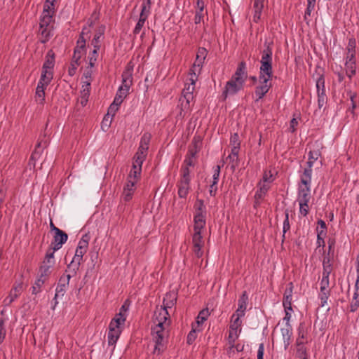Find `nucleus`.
Returning a JSON list of instances; mask_svg holds the SVG:
<instances>
[{"label": "nucleus", "instance_id": "obj_22", "mask_svg": "<svg viewBox=\"0 0 359 359\" xmlns=\"http://www.w3.org/2000/svg\"><path fill=\"white\" fill-rule=\"evenodd\" d=\"M189 81L190 83L186 84L185 87L182 90V94L187 95V94H192L194 95V91L195 90V85L196 82L198 80V75L196 74L195 73H190L189 72Z\"/></svg>", "mask_w": 359, "mask_h": 359}, {"label": "nucleus", "instance_id": "obj_53", "mask_svg": "<svg viewBox=\"0 0 359 359\" xmlns=\"http://www.w3.org/2000/svg\"><path fill=\"white\" fill-rule=\"evenodd\" d=\"M146 20H147V19H145V18H139V20L133 29V34L137 35L140 32L141 29H142V27L144 25Z\"/></svg>", "mask_w": 359, "mask_h": 359}, {"label": "nucleus", "instance_id": "obj_39", "mask_svg": "<svg viewBox=\"0 0 359 359\" xmlns=\"http://www.w3.org/2000/svg\"><path fill=\"white\" fill-rule=\"evenodd\" d=\"M296 357L299 359H309L307 348L304 345L296 346Z\"/></svg>", "mask_w": 359, "mask_h": 359}, {"label": "nucleus", "instance_id": "obj_3", "mask_svg": "<svg viewBox=\"0 0 359 359\" xmlns=\"http://www.w3.org/2000/svg\"><path fill=\"white\" fill-rule=\"evenodd\" d=\"M161 324H156L151 328V334L155 346L154 353L160 355L165 349L167 343L168 329L169 327H163Z\"/></svg>", "mask_w": 359, "mask_h": 359}, {"label": "nucleus", "instance_id": "obj_59", "mask_svg": "<svg viewBox=\"0 0 359 359\" xmlns=\"http://www.w3.org/2000/svg\"><path fill=\"white\" fill-rule=\"evenodd\" d=\"M134 192L135 191H132V189H126L123 188L122 197H123V199L124 200V201H126V202L130 201L133 198Z\"/></svg>", "mask_w": 359, "mask_h": 359}, {"label": "nucleus", "instance_id": "obj_19", "mask_svg": "<svg viewBox=\"0 0 359 359\" xmlns=\"http://www.w3.org/2000/svg\"><path fill=\"white\" fill-rule=\"evenodd\" d=\"M38 36L41 43H47L53 36V27H39Z\"/></svg>", "mask_w": 359, "mask_h": 359}, {"label": "nucleus", "instance_id": "obj_44", "mask_svg": "<svg viewBox=\"0 0 359 359\" xmlns=\"http://www.w3.org/2000/svg\"><path fill=\"white\" fill-rule=\"evenodd\" d=\"M46 278L41 277L39 275V278L35 281L34 285L32 287V294H37L40 292L41 286L43 285Z\"/></svg>", "mask_w": 359, "mask_h": 359}, {"label": "nucleus", "instance_id": "obj_50", "mask_svg": "<svg viewBox=\"0 0 359 359\" xmlns=\"http://www.w3.org/2000/svg\"><path fill=\"white\" fill-rule=\"evenodd\" d=\"M356 41L354 37L348 39V46L346 47V53H355Z\"/></svg>", "mask_w": 359, "mask_h": 359}, {"label": "nucleus", "instance_id": "obj_21", "mask_svg": "<svg viewBox=\"0 0 359 359\" xmlns=\"http://www.w3.org/2000/svg\"><path fill=\"white\" fill-rule=\"evenodd\" d=\"M248 302V295L247 294V292L244 291L238 299V306L236 311V313L238 314V316H244L247 308Z\"/></svg>", "mask_w": 359, "mask_h": 359}, {"label": "nucleus", "instance_id": "obj_5", "mask_svg": "<svg viewBox=\"0 0 359 359\" xmlns=\"http://www.w3.org/2000/svg\"><path fill=\"white\" fill-rule=\"evenodd\" d=\"M55 264L54 252L48 251L42 265L39 269V275L47 278L51 273V269Z\"/></svg>", "mask_w": 359, "mask_h": 359}, {"label": "nucleus", "instance_id": "obj_26", "mask_svg": "<svg viewBox=\"0 0 359 359\" xmlns=\"http://www.w3.org/2000/svg\"><path fill=\"white\" fill-rule=\"evenodd\" d=\"M48 85L38 82L35 93V100L39 104H43L45 100V90Z\"/></svg>", "mask_w": 359, "mask_h": 359}, {"label": "nucleus", "instance_id": "obj_38", "mask_svg": "<svg viewBox=\"0 0 359 359\" xmlns=\"http://www.w3.org/2000/svg\"><path fill=\"white\" fill-rule=\"evenodd\" d=\"M53 15H42L40 19L39 27H53L52 25Z\"/></svg>", "mask_w": 359, "mask_h": 359}, {"label": "nucleus", "instance_id": "obj_13", "mask_svg": "<svg viewBox=\"0 0 359 359\" xmlns=\"http://www.w3.org/2000/svg\"><path fill=\"white\" fill-rule=\"evenodd\" d=\"M22 291V283H15L7 297L4 300V304L6 306H9L16 299Z\"/></svg>", "mask_w": 359, "mask_h": 359}, {"label": "nucleus", "instance_id": "obj_40", "mask_svg": "<svg viewBox=\"0 0 359 359\" xmlns=\"http://www.w3.org/2000/svg\"><path fill=\"white\" fill-rule=\"evenodd\" d=\"M320 156V152L318 150L311 151L309 153V158L306 162V165L309 167H313V163L318 159Z\"/></svg>", "mask_w": 359, "mask_h": 359}, {"label": "nucleus", "instance_id": "obj_60", "mask_svg": "<svg viewBox=\"0 0 359 359\" xmlns=\"http://www.w3.org/2000/svg\"><path fill=\"white\" fill-rule=\"evenodd\" d=\"M309 202H299V212L303 216H306L309 213Z\"/></svg>", "mask_w": 359, "mask_h": 359}, {"label": "nucleus", "instance_id": "obj_52", "mask_svg": "<svg viewBox=\"0 0 359 359\" xmlns=\"http://www.w3.org/2000/svg\"><path fill=\"white\" fill-rule=\"evenodd\" d=\"M100 49L94 48L93 52L89 55V67H94L95 62L97 61V58L98 56V50Z\"/></svg>", "mask_w": 359, "mask_h": 359}, {"label": "nucleus", "instance_id": "obj_16", "mask_svg": "<svg viewBox=\"0 0 359 359\" xmlns=\"http://www.w3.org/2000/svg\"><path fill=\"white\" fill-rule=\"evenodd\" d=\"M90 239V236L88 233H86L82 236L79 241L78 246L76 249V255L83 257L88 250Z\"/></svg>", "mask_w": 359, "mask_h": 359}, {"label": "nucleus", "instance_id": "obj_63", "mask_svg": "<svg viewBox=\"0 0 359 359\" xmlns=\"http://www.w3.org/2000/svg\"><path fill=\"white\" fill-rule=\"evenodd\" d=\"M126 96L127 95L126 94H123V93L118 90L114 97V102L118 104V105H121V104L123 102V100L126 97Z\"/></svg>", "mask_w": 359, "mask_h": 359}, {"label": "nucleus", "instance_id": "obj_9", "mask_svg": "<svg viewBox=\"0 0 359 359\" xmlns=\"http://www.w3.org/2000/svg\"><path fill=\"white\" fill-rule=\"evenodd\" d=\"M272 78L263 77L262 79L259 76V81L260 85L257 86L255 88V95L257 97L256 101H258L264 97V96L269 92L272 85L270 83V81Z\"/></svg>", "mask_w": 359, "mask_h": 359}, {"label": "nucleus", "instance_id": "obj_11", "mask_svg": "<svg viewBox=\"0 0 359 359\" xmlns=\"http://www.w3.org/2000/svg\"><path fill=\"white\" fill-rule=\"evenodd\" d=\"M156 324L161 323L163 327H169L170 325V314L165 308H156L154 313Z\"/></svg>", "mask_w": 359, "mask_h": 359}, {"label": "nucleus", "instance_id": "obj_31", "mask_svg": "<svg viewBox=\"0 0 359 359\" xmlns=\"http://www.w3.org/2000/svg\"><path fill=\"white\" fill-rule=\"evenodd\" d=\"M238 153L239 151L231 149V153L227 157V159L229 160V164L233 171H234L239 165Z\"/></svg>", "mask_w": 359, "mask_h": 359}, {"label": "nucleus", "instance_id": "obj_30", "mask_svg": "<svg viewBox=\"0 0 359 359\" xmlns=\"http://www.w3.org/2000/svg\"><path fill=\"white\" fill-rule=\"evenodd\" d=\"M121 329H109L107 334V340L109 346L116 344L121 334Z\"/></svg>", "mask_w": 359, "mask_h": 359}, {"label": "nucleus", "instance_id": "obj_36", "mask_svg": "<svg viewBox=\"0 0 359 359\" xmlns=\"http://www.w3.org/2000/svg\"><path fill=\"white\" fill-rule=\"evenodd\" d=\"M55 65V53L53 50H49L46 56V60L43 65L44 68L53 69Z\"/></svg>", "mask_w": 359, "mask_h": 359}, {"label": "nucleus", "instance_id": "obj_1", "mask_svg": "<svg viewBox=\"0 0 359 359\" xmlns=\"http://www.w3.org/2000/svg\"><path fill=\"white\" fill-rule=\"evenodd\" d=\"M247 77L248 72L246 63L245 61H241L238 65L235 73L226 83L224 90L222 93V100H225L229 96L234 95L243 90Z\"/></svg>", "mask_w": 359, "mask_h": 359}, {"label": "nucleus", "instance_id": "obj_46", "mask_svg": "<svg viewBox=\"0 0 359 359\" xmlns=\"http://www.w3.org/2000/svg\"><path fill=\"white\" fill-rule=\"evenodd\" d=\"M209 315L208 309H203L201 311L196 318V323L198 326L202 325L208 318Z\"/></svg>", "mask_w": 359, "mask_h": 359}, {"label": "nucleus", "instance_id": "obj_27", "mask_svg": "<svg viewBox=\"0 0 359 359\" xmlns=\"http://www.w3.org/2000/svg\"><path fill=\"white\" fill-rule=\"evenodd\" d=\"M194 100V95L187 94L184 95L182 94L180 98V104L181 107V111H187L190 109V103Z\"/></svg>", "mask_w": 359, "mask_h": 359}, {"label": "nucleus", "instance_id": "obj_10", "mask_svg": "<svg viewBox=\"0 0 359 359\" xmlns=\"http://www.w3.org/2000/svg\"><path fill=\"white\" fill-rule=\"evenodd\" d=\"M68 239L67 234L62 231L61 229H57V232L55 233L53 236V240L51 243V252H55L60 250L62 245L67 242Z\"/></svg>", "mask_w": 359, "mask_h": 359}, {"label": "nucleus", "instance_id": "obj_12", "mask_svg": "<svg viewBox=\"0 0 359 359\" xmlns=\"http://www.w3.org/2000/svg\"><path fill=\"white\" fill-rule=\"evenodd\" d=\"M356 271L357 280L355 285V292L350 304V311L351 312L355 311L359 307V259H357Z\"/></svg>", "mask_w": 359, "mask_h": 359}, {"label": "nucleus", "instance_id": "obj_57", "mask_svg": "<svg viewBox=\"0 0 359 359\" xmlns=\"http://www.w3.org/2000/svg\"><path fill=\"white\" fill-rule=\"evenodd\" d=\"M214 173L212 175V182L213 185H217L219 177L220 175L221 165H217L213 168Z\"/></svg>", "mask_w": 359, "mask_h": 359}, {"label": "nucleus", "instance_id": "obj_7", "mask_svg": "<svg viewBox=\"0 0 359 359\" xmlns=\"http://www.w3.org/2000/svg\"><path fill=\"white\" fill-rule=\"evenodd\" d=\"M316 88L318 95V106L320 109L326 104L327 97L325 93V79L323 75H320L316 81Z\"/></svg>", "mask_w": 359, "mask_h": 359}, {"label": "nucleus", "instance_id": "obj_14", "mask_svg": "<svg viewBox=\"0 0 359 359\" xmlns=\"http://www.w3.org/2000/svg\"><path fill=\"white\" fill-rule=\"evenodd\" d=\"M194 245V252L197 257H201L203 255L202 248L203 246V237L201 232H194L192 238Z\"/></svg>", "mask_w": 359, "mask_h": 359}, {"label": "nucleus", "instance_id": "obj_43", "mask_svg": "<svg viewBox=\"0 0 359 359\" xmlns=\"http://www.w3.org/2000/svg\"><path fill=\"white\" fill-rule=\"evenodd\" d=\"M230 145L232 147L231 149L240 151L241 141L238 133H234L231 136Z\"/></svg>", "mask_w": 359, "mask_h": 359}, {"label": "nucleus", "instance_id": "obj_33", "mask_svg": "<svg viewBox=\"0 0 359 359\" xmlns=\"http://www.w3.org/2000/svg\"><path fill=\"white\" fill-rule=\"evenodd\" d=\"M243 316H238L237 313H233L231 316V323L229 326V330L235 331L236 332H241V326L242 324L240 318Z\"/></svg>", "mask_w": 359, "mask_h": 359}, {"label": "nucleus", "instance_id": "obj_35", "mask_svg": "<svg viewBox=\"0 0 359 359\" xmlns=\"http://www.w3.org/2000/svg\"><path fill=\"white\" fill-rule=\"evenodd\" d=\"M80 56L79 55H73L72 61L70 63V66L68 69V74L70 76H73L75 75L76 72V69L78 66L79 65V60H80Z\"/></svg>", "mask_w": 359, "mask_h": 359}, {"label": "nucleus", "instance_id": "obj_24", "mask_svg": "<svg viewBox=\"0 0 359 359\" xmlns=\"http://www.w3.org/2000/svg\"><path fill=\"white\" fill-rule=\"evenodd\" d=\"M53 78V72L52 69L44 68L42 67V72L39 82L43 84L49 85Z\"/></svg>", "mask_w": 359, "mask_h": 359}, {"label": "nucleus", "instance_id": "obj_58", "mask_svg": "<svg viewBox=\"0 0 359 359\" xmlns=\"http://www.w3.org/2000/svg\"><path fill=\"white\" fill-rule=\"evenodd\" d=\"M266 194V192L263 191L259 189L257 190L255 194V205H259L260 201L263 199Z\"/></svg>", "mask_w": 359, "mask_h": 359}, {"label": "nucleus", "instance_id": "obj_18", "mask_svg": "<svg viewBox=\"0 0 359 359\" xmlns=\"http://www.w3.org/2000/svg\"><path fill=\"white\" fill-rule=\"evenodd\" d=\"M311 193V184L302 185L301 184L298 189V202H309Z\"/></svg>", "mask_w": 359, "mask_h": 359}, {"label": "nucleus", "instance_id": "obj_56", "mask_svg": "<svg viewBox=\"0 0 359 359\" xmlns=\"http://www.w3.org/2000/svg\"><path fill=\"white\" fill-rule=\"evenodd\" d=\"M5 322L6 320L4 318L0 319V344L4 341L6 334V330L5 327Z\"/></svg>", "mask_w": 359, "mask_h": 359}, {"label": "nucleus", "instance_id": "obj_8", "mask_svg": "<svg viewBox=\"0 0 359 359\" xmlns=\"http://www.w3.org/2000/svg\"><path fill=\"white\" fill-rule=\"evenodd\" d=\"M133 83V68L127 67L122 74V85L118 90L128 95L130 86Z\"/></svg>", "mask_w": 359, "mask_h": 359}, {"label": "nucleus", "instance_id": "obj_25", "mask_svg": "<svg viewBox=\"0 0 359 359\" xmlns=\"http://www.w3.org/2000/svg\"><path fill=\"white\" fill-rule=\"evenodd\" d=\"M177 187L179 197L186 198L190 190V182L180 180Z\"/></svg>", "mask_w": 359, "mask_h": 359}, {"label": "nucleus", "instance_id": "obj_2", "mask_svg": "<svg viewBox=\"0 0 359 359\" xmlns=\"http://www.w3.org/2000/svg\"><path fill=\"white\" fill-rule=\"evenodd\" d=\"M273 50L269 43H264V48L262 51V58L260 60L259 74L262 79L263 77H273L272 67Z\"/></svg>", "mask_w": 359, "mask_h": 359}, {"label": "nucleus", "instance_id": "obj_62", "mask_svg": "<svg viewBox=\"0 0 359 359\" xmlns=\"http://www.w3.org/2000/svg\"><path fill=\"white\" fill-rule=\"evenodd\" d=\"M86 46L83 45V41L77 42L76 46L74 48V55H79L80 58L81 57V52L84 50Z\"/></svg>", "mask_w": 359, "mask_h": 359}, {"label": "nucleus", "instance_id": "obj_47", "mask_svg": "<svg viewBox=\"0 0 359 359\" xmlns=\"http://www.w3.org/2000/svg\"><path fill=\"white\" fill-rule=\"evenodd\" d=\"M290 229V222H289V214L287 210L285 211V218L283 222V236H282V242L284 241L285 238V233L287 231H289Z\"/></svg>", "mask_w": 359, "mask_h": 359}, {"label": "nucleus", "instance_id": "obj_20", "mask_svg": "<svg viewBox=\"0 0 359 359\" xmlns=\"http://www.w3.org/2000/svg\"><path fill=\"white\" fill-rule=\"evenodd\" d=\"M177 299V296L175 292H170L166 293L163 300V305L161 307L165 308L166 310L171 309L176 304Z\"/></svg>", "mask_w": 359, "mask_h": 359}, {"label": "nucleus", "instance_id": "obj_15", "mask_svg": "<svg viewBox=\"0 0 359 359\" xmlns=\"http://www.w3.org/2000/svg\"><path fill=\"white\" fill-rule=\"evenodd\" d=\"M282 339L284 344V349L287 350L291 343L292 335V328L290 323H285V325L280 329Z\"/></svg>", "mask_w": 359, "mask_h": 359}, {"label": "nucleus", "instance_id": "obj_29", "mask_svg": "<svg viewBox=\"0 0 359 359\" xmlns=\"http://www.w3.org/2000/svg\"><path fill=\"white\" fill-rule=\"evenodd\" d=\"M202 144V140L199 136H195L193 138L191 145L189 149L188 153L192 156H195L196 154L199 151Z\"/></svg>", "mask_w": 359, "mask_h": 359}, {"label": "nucleus", "instance_id": "obj_32", "mask_svg": "<svg viewBox=\"0 0 359 359\" xmlns=\"http://www.w3.org/2000/svg\"><path fill=\"white\" fill-rule=\"evenodd\" d=\"M312 167H306L304 169L301 175V184L302 185H309L311 184Z\"/></svg>", "mask_w": 359, "mask_h": 359}, {"label": "nucleus", "instance_id": "obj_4", "mask_svg": "<svg viewBox=\"0 0 359 359\" xmlns=\"http://www.w3.org/2000/svg\"><path fill=\"white\" fill-rule=\"evenodd\" d=\"M72 273H64L62 274L58 281L56 290H55V294L54 297V306H53V309H54L56 305L57 304V299L60 297H62L69 286V280L72 276H73Z\"/></svg>", "mask_w": 359, "mask_h": 359}, {"label": "nucleus", "instance_id": "obj_34", "mask_svg": "<svg viewBox=\"0 0 359 359\" xmlns=\"http://www.w3.org/2000/svg\"><path fill=\"white\" fill-rule=\"evenodd\" d=\"M306 331L301 324L298 328V337L296 339V346L304 345L306 342Z\"/></svg>", "mask_w": 359, "mask_h": 359}, {"label": "nucleus", "instance_id": "obj_55", "mask_svg": "<svg viewBox=\"0 0 359 359\" xmlns=\"http://www.w3.org/2000/svg\"><path fill=\"white\" fill-rule=\"evenodd\" d=\"M151 138V135L149 133H145L141 137L140 145L149 148V144Z\"/></svg>", "mask_w": 359, "mask_h": 359}, {"label": "nucleus", "instance_id": "obj_6", "mask_svg": "<svg viewBox=\"0 0 359 359\" xmlns=\"http://www.w3.org/2000/svg\"><path fill=\"white\" fill-rule=\"evenodd\" d=\"M207 54L206 48L201 47L198 49L196 60L189 70L190 73H195L197 75L201 74Z\"/></svg>", "mask_w": 359, "mask_h": 359}, {"label": "nucleus", "instance_id": "obj_64", "mask_svg": "<svg viewBox=\"0 0 359 359\" xmlns=\"http://www.w3.org/2000/svg\"><path fill=\"white\" fill-rule=\"evenodd\" d=\"M122 322H120L118 318H114L109 323V329H121L120 326L123 325Z\"/></svg>", "mask_w": 359, "mask_h": 359}, {"label": "nucleus", "instance_id": "obj_54", "mask_svg": "<svg viewBox=\"0 0 359 359\" xmlns=\"http://www.w3.org/2000/svg\"><path fill=\"white\" fill-rule=\"evenodd\" d=\"M317 231H318L317 244L319 247L320 246L324 247L325 246L324 237L326 236L327 232L325 231L324 230L318 231V229H317Z\"/></svg>", "mask_w": 359, "mask_h": 359}, {"label": "nucleus", "instance_id": "obj_45", "mask_svg": "<svg viewBox=\"0 0 359 359\" xmlns=\"http://www.w3.org/2000/svg\"><path fill=\"white\" fill-rule=\"evenodd\" d=\"M90 83L89 81L83 83L82 86V90L81 91L82 99H85V102L88 101L90 95Z\"/></svg>", "mask_w": 359, "mask_h": 359}, {"label": "nucleus", "instance_id": "obj_17", "mask_svg": "<svg viewBox=\"0 0 359 359\" xmlns=\"http://www.w3.org/2000/svg\"><path fill=\"white\" fill-rule=\"evenodd\" d=\"M48 144V139L46 137V135H44L43 137L40 136L38 142L36 145V148L31 156V159L34 160L38 158L41 153L42 152L43 149L46 148Z\"/></svg>", "mask_w": 359, "mask_h": 359}, {"label": "nucleus", "instance_id": "obj_42", "mask_svg": "<svg viewBox=\"0 0 359 359\" xmlns=\"http://www.w3.org/2000/svg\"><path fill=\"white\" fill-rule=\"evenodd\" d=\"M346 74L351 79L355 74V62H345Z\"/></svg>", "mask_w": 359, "mask_h": 359}, {"label": "nucleus", "instance_id": "obj_48", "mask_svg": "<svg viewBox=\"0 0 359 359\" xmlns=\"http://www.w3.org/2000/svg\"><path fill=\"white\" fill-rule=\"evenodd\" d=\"M53 6L54 2L48 1V0H46L43 5V11L42 15H46L47 14L48 15H53L51 13H53Z\"/></svg>", "mask_w": 359, "mask_h": 359}, {"label": "nucleus", "instance_id": "obj_23", "mask_svg": "<svg viewBox=\"0 0 359 359\" xmlns=\"http://www.w3.org/2000/svg\"><path fill=\"white\" fill-rule=\"evenodd\" d=\"M83 260V256H80L79 255H74L72 262L67 266L68 270L72 275H76L77 271L79 269L80 264Z\"/></svg>", "mask_w": 359, "mask_h": 359}, {"label": "nucleus", "instance_id": "obj_41", "mask_svg": "<svg viewBox=\"0 0 359 359\" xmlns=\"http://www.w3.org/2000/svg\"><path fill=\"white\" fill-rule=\"evenodd\" d=\"M141 172L142 170L137 168L135 166H132L127 179L137 182L140 178Z\"/></svg>", "mask_w": 359, "mask_h": 359}, {"label": "nucleus", "instance_id": "obj_49", "mask_svg": "<svg viewBox=\"0 0 359 359\" xmlns=\"http://www.w3.org/2000/svg\"><path fill=\"white\" fill-rule=\"evenodd\" d=\"M181 172H182V175H181L182 177H181L180 180L191 182V177L190 175L191 170H190L189 168H187V167L182 165Z\"/></svg>", "mask_w": 359, "mask_h": 359}, {"label": "nucleus", "instance_id": "obj_37", "mask_svg": "<svg viewBox=\"0 0 359 359\" xmlns=\"http://www.w3.org/2000/svg\"><path fill=\"white\" fill-rule=\"evenodd\" d=\"M128 309L129 304H128V300H126L120 308L119 312L115 315L114 318H118L120 322L124 323L126 320V313L128 311Z\"/></svg>", "mask_w": 359, "mask_h": 359}, {"label": "nucleus", "instance_id": "obj_51", "mask_svg": "<svg viewBox=\"0 0 359 359\" xmlns=\"http://www.w3.org/2000/svg\"><path fill=\"white\" fill-rule=\"evenodd\" d=\"M238 337V333L235 331L229 330L228 341L230 345V348H233L234 347V344L236 339Z\"/></svg>", "mask_w": 359, "mask_h": 359}, {"label": "nucleus", "instance_id": "obj_28", "mask_svg": "<svg viewBox=\"0 0 359 359\" xmlns=\"http://www.w3.org/2000/svg\"><path fill=\"white\" fill-rule=\"evenodd\" d=\"M105 31V26L101 25L96 30L95 34L91 41V44L94 48L100 49V38L104 35Z\"/></svg>", "mask_w": 359, "mask_h": 359}, {"label": "nucleus", "instance_id": "obj_61", "mask_svg": "<svg viewBox=\"0 0 359 359\" xmlns=\"http://www.w3.org/2000/svg\"><path fill=\"white\" fill-rule=\"evenodd\" d=\"M196 332L197 330L196 328H192V330L189 332V333L187 335V342L188 344H192L193 342L196 339Z\"/></svg>", "mask_w": 359, "mask_h": 359}]
</instances>
